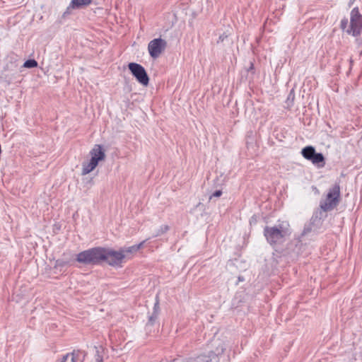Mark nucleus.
<instances>
[{"mask_svg":"<svg viewBox=\"0 0 362 362\" xmlns=\"http://www.w3.org/2000/svg\"><path fill=\"white\" fill-rule=\"evenodd\" d=\"M291 234L290 225L286 221L279 223L275 226H266L264 235L270 245H276L284 241L286 237Z\"/></svg>","mask_w":362,"mask_h":362,"instance_id":"obj_1","label":"nucleus"},{"mask_svg":"<svg viewBox=\"0 0 362 362\" xmlns=\"http://www.w3.org/2000/svg\"><path fill=\"white\" fill-rule=\"evenodd\" d=\"M90 160L82 165L81 174L86 175L92 172L100 161L105 159V153L101 145L95 144L90 151Z\"/></svg>","mask_w":362,"mask_h":362,"instance_id":"obj_2","label":"nucleus"},{"mask_svg":"<svg viewBox=\"0 0 362 362\" xmlns=\"http://www.w3.org/2000/svg\"><path fill=\"white\" fill-rule=\"evenodd\" d=\"M102 247H97L79 252L76 261L84 264H98L103 262Z\"/></svg>","mask_w":362,"mask_h":362,"instance_id":"obj_3","label":"nucleus"},{"mask_svg":"<svg viewBox=\"0 0 362 362\" xmlns=\"http://www.w3.org/2000/svg\"><path fill=\"white\" fill-rule=\"evenodd\" d=\"M340 186L336 183L329 189L325 200L320 202V208L324 211L332 210L339 202Z\"/></svg>","mask_w":362,"mask_h":362,"instance_id":"obj_4","label":"nucleus"},{"mask_svg":"<svg viewBox=\"0 0 362 362\" xmlns=\"http://www.w3.org/2000/svg\"><path fill=\"white\" fill-rule=\"evenodd\" d=\"M103 262H106L112 267H122L124 259L126 257L124 251L122 250L115 251L109 248L102 247Z\"/></svg>","mask_w":362,"mask_h":362,"instance_id":"obj_5","label":"nucleus"},{"mask_svg":"<svg viewBox=\"0 0 362 362\" xmlns=\"http://www.w3.org/2000/svg\"><path fill=\"white\" fill-rule=\"evenodd\" d=\"M350 25L346 30L349 35L357 37L362 31V15L358 7L354 8L350 14Z\"/></svg>","mask_w":362,"mask_h":362,"instance_id":"obj_6","label":"nucleus"},{"mask_svg":"<svg viewBox=\"0 0 362 362\" xmlns=\"http://www.w3.org/2000/svg\"><path fill=\"white\" fill-rule=\"evenodd\" d=\"M128 67L132 75L136 78L139 83L144 86H147L148 85V76L145 69L141 64L132 62L128 64Z\"/></svg>","mask_w":362,"mask_h":362,"instance_id":"obj_7","label":"nucleus"},{"mask_svg":"<svg viewBox=\"0 0 362 362\" xmlns=\"http://www.w3.org/2000/svg\"><path fill=\"white\" fill-rule=\"evenodd\" d=\"M167 47V42L159 37L152 40L148 45V50L150 56L153 58H158Z\"/></svg>","mask_w":362,"mask_h":362,"instance_id":"obj_8","label":"nucleus"},{"mask_svg":"<svg viewBox=\"0 0 362 362\" xmlns=\"http://www.w3.org/2000/svg\"><path fill=\"white\" fill-rule=\"evenodd\" d=\"M213 350H211L207 356H211V358L214 356L219 359V356H221L226 350V342L223 340L219 339H215L212 341Z\"/></svg>","mask_w":362,"mask_h":362,"instance_id":"obj_9","label":"nucleus"},{"mask_svg":"<svg viewBox=\"0 0 362 362\" xmlns=\"http://www.w3.org/2000/svg\"><path fill=\"white\" fill-rule=\"evenodd\" d=\"M160 313V306H159V300L156 298V302L153 305V313L148 317V322L146 323V326H153L156 322V320Z\"/></svg>","mask_w":362,"mask_h":362,"instance_id":"obj_10","label":"nucleus"},{"mask_svg":"<svg viewBox=\"0 0 362 362\" xmlns=\"http://www.w3.org/2000/svg\"><path fill=\"white\" fill-rule=\"evenodd\" d=\"M316 151L313 146H308L303 148L301 151L302 156L307 160H310Z\"/></svg>","mask_w":362,"mask_h":362,"instance_id":"obj_11","label":"nucleus"},{"mask_svg":"<svg viewBox=\"0 0 362 362\" xmlns=\"http://www.w3.org/2000/svg\"><path fill=\"white\" fill-rule=\"evenodd\" d=\"M310 161L314 165H317L318 167H323L325 164V158L322 153H315V154L313 156Z\"/></svg>","mask_w":362,"mask_h":362,"instance_id":"obj_12","label":"nucleus"},{"mask_svg":"<svg viewBox=\"0 0 362 362\" xmlns=\"http://www.w3.org/2000/svg\"><path fill=\"white\" fill-rule=\"evenodd\" d=\"M92 0H71L69 8H78L83 6H88Z\"/></svg>","mask_w":362,"mask_h":362,"instance_id":"obj_13","label":"nucleus"},{"mask_svg":"<svg viewBox=\"0 0 362 362\" xmlns=\"http://www.w3.org/2000/svg\"><path fill=\"white\" fill-rule=\"evenodd\" d=\"M194 362H219V359L216 356L211 358V356L201 355L197 357Z\"/></svg>","mask_w":362,"mask_h":362,"instance_id":"obj_14","label":"nucleus"},{"mask_svg":"<svg viewBox=\"0 0 362 362\" xmlns=\"http://www.w3.org/2000/svg\"><path fill=\"white\" fill-rule=\"evenodd\" d=\"M95 362H103V355L105 353V349L103 346H95Z\"/></svg>","mask_w":362,"mask_h":362,"instance_id":"obj_15","label":"nucleus"},{"mask_svg":"<svg viewBox=\"0 0 362 362\" xmlns=\"http://www.w3.org/2000/svg\"><path fill=\"white\" fill-rule=\"evenodd\" d=\"M145 241H143L141 243H140L138 245H132L131 247H129L127 249H124V250H122V251H124V254L127 255V254L129 253H133V252H135L136 251H138L144 245Z\"/></svg>","mask_w":362,"mask_h":362,"instance_id":"obj_16","label":"nucleus"},{"mask_svg":"<svg viewBox=\"0 0 362 362\" xmlns=\"http://www.w3.org/2000/svg\"><path fill=\"white\" fill-rule=\"evenodd\" d=\"M58 362H76V356L75 353H69L66 355L63 356L61 359L58 361Z\"/></svg>","mask_w":362,"mask_h":362,"instance_id":"obj_17","label":"nucleus"},{"mask_svg":"<svg viewBox=\"0 0 362 362\" xmlns=\"http://www.w3.org/2000/svg\"><path fill=\"white\" fill-rule=\"evenodd\" d=\"M23 66L25 68H35L37 66V62L35 59H28L25 62Z\"/></svg>","mask_w":362,"mask_h":362,"instance_id":"obj_18","label":"nucleus"},{"mask_svg":"<svg viewBox=\"0 0 362 362\" xmlns=\"http://www.w3.org/2000/svg\"><path fill=\"white\" fill-rule=\"evenodd\" d=\"M169 230V227L167 225L161 226L155 234V237L159 236L164 234Z\"/></svg>","mask_w":362,"mask_h":362,"instance_id":"obj_19","label":"nucleus"},{"mask_svg":"<svg viewBox=\"0 0 362 362\" xmlns=\"http://www.w3.org/2000/svg\"><path fill=\"white\" fill-rule=\"evenodd\" d=\"M68 264H69L68 261H64L62 259H57L55 262L54 267L55 268L63 267L67 265Z\"/></svg>","mask_w":362,"mask_h":362,"instance_id":"obj_20","label":"nucleus"},{"mask_svg":"<svg viewBox=\"0 0 362 362\" xmlns=\"http://www.w3.org/2000/svg\"><path fill=\"white\" fill-rule=\"evenodd\" d=\"M347 25L348 20L346 18L341 20L340 27L343 30H344L347 28Z\"/></svg>","mask_w":362,"mask_h":362,"instance_id":"obj_21","label":"nucleus"},{"mask_svg":"<svg viewBox=\"0 0 362 362\" xmlns=\"http://www.w3.org/2000/svg\"><path fill=\"white\" fill-rule=\"evenodd\" d=\"M221 194L222 192L221 190H216L210 196V199H211L212 197H219Z\"/></svg>","mask_w":362,"mask_h":362,"instance_id":"obj_22","label":"nucleus"},{"mask_svg":"<svg viewBox=\"0 0 362 362\" xmlns=\"http://www.w3.org/2000/svg\"><path fill=\"white\" fill-rule=\"evenodd\" d=\"M228 37V35L226 34H222L219 36L218 40L217 41V43L222 42L224 41L225 39Z\"/></svg>","mask_w":362,"mask_h":362,"instance_id":"obj_23","label":"nucleus"}]
</instances>
